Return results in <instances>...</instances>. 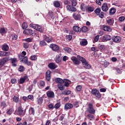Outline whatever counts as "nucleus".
Returning a JSON list of instances; mask_svg holds the SVG:
<instances>
[{
    "instance_id": "e433bc0d",
    "label": "nucleus",
    "mask_w": 125,
    "mask_h": 125,
    "mask_svg": "<svg viewBox=\"0 0 125 125\" xmlns=\"http://www.w3.org/2000/svg\"><path fill=\"white\" fill-rule=\"evenodd\" d=\"M35 30L38 31V32H40V33H42V27L38 24H37Z\"/></svg>"
},
{
    "instance_id": "c756f323",
    "label": "nucleus",
    "mask_w": 125,
    "mask_h": 125,
    "mask_svg": "<svg viewBox=\"0 0 125 125\" xmlns=\"http://www.w3.org/2000/svg\"><path fill=\"white\" fill-rule=\"evenodd\" d=\"M29 115H33V116L35 115V109L34 107H30L29 109Z\"/></svg>"
},
{
    "instance_id": "c03bdc74",
    "label": "nucleus",
    "mask_w": 125,
    "mask_h": 125,
    "mask_svg": "<svg viewBox=\"0 0 125 125\" xmlns=\"http://www.w3.org/2000/svg\"><path fill=\"white\" fill-rule=\"evenodd\" d=\"M19 72H21V73H23L24 71H25V68L23 65H20L18 69Z\"/></svg>"
},
{
    "instance_id": "423d86ee",
    "label": "nucleus",
    "mask_w": 125,
    "mask_h": 125,
    "mask_svg": "<svg viewBox=\"0 0 125 125\" xmlns=\"http://www.w3.org/2000/svg\"><path fill=\"white\" fill-rule=\"evenodd\" d=\"M91 93L93 95H95L97 98H101V94H100L98 90L93 89L91 91Z\"/></svg>"
},
{
    "instance_id": "6e6552de",
    "label": "nucleus",
    "mask_w": 125,
    "mask_h": 125,
    "mask_svg": "<svg viewBox=\"0 0 125 125\" xmlns=\"http://www.w3.org/2000/svg\"><path fill=\"white\" fill-rule=\"evenodd\" d=\"M50 48L52 49L53 51H55L56 52L59 51V46L57 45L56 44L52 43L50 45Z\"/></svg>"
},
{
    "instance_id": "5fc2aeb1",
    "label": "nucleus",
    "mask_w": 125,
    "mask_h": 125,
    "mask_svg": "<svg viewBox=\"0 0 125 125\" xmlns=\"http://www.w3.org/2000/svg\"><path fill=\"white\" fill-rule=\"evenodd\" d=\"M22 27L23 30H26V28H28V25L26 22H23L22 24Z\"/></svg>"
},
{
    "instance_id": "473e14b6",
    "label": "nucleus",
    "mask_w": 125,
    "mask_h": 125,
    "mask_svg": "<svg viewBox=\"0 0 125 125\" xmlns=\"http://www.w3.org/2000/svg\"><path fill=\"white\" fill-rule=\"evenodd\" d=\"M80 45L82 46H85V45H87V40H83L80 42Z\"/></svg>"
},
{
    "instance_id": "e2e57ef3",
    "label": "nucleus",
    "mask_w": 125,
    "mask_h": 125,
    "mask_svg": "<svg viewBox=\"0 0 125 125\" xmlns=\"http://www.w3.org/2000/svg\"><path fill=\"white\" fill-rule=\"evenodd\" d=\"M11 83H12V84H15V83H17V80L15 78L12 79L11 80Z\"/></svg>"
},
{
    "instance_id": "603ef678",
    "label": "nucleus",
    "mask_w": 125,
    "mask_h": 125,
    "mask_svg": "<svg viewBox=\"0 0 125 125\" xmlns=\"http://www.w3.org/2000/svg\"><path fill=\"white\" fill-rule=\"evenodd\" d=\"M81 32H82L83 33H85L87 32V28L86 26H83L81 28Z\"/></svg>"
},
{
    "instance_id": "864d4df0",
    "label": "nucleus",
    "mask_w": 125,
    "mask_h": 125,
    "mask_svg": "<svg viewBox=\"0 0 125 125\" xmlns=\"http://www.w3.org/2000/svg\"><path fill=\"white\" fill-rule=\"evenodd\" d=\"M94 11V8L93 7H88L87 9V11H88V12H92Z\"/></svg>"
},
{
    "instance_id": "f8f14e48",
    "label": "nucleus",
    "mask_w": 125,
    "mask_h": 125,
    "mask_svg": "<svg viewBox=\"0 0 125 125\" xmlns=\"http://www.w3.org/2000/svg\"><path fill=\"white\" fill-rule=\"evenodd\" d=\"M109 9V7H108V5L107 3H104L102 6V10L104 11V12H107Z\"/></svg>"
},
{
    "instance_id": "a878e982",
    "label": "nucleus",
    "mask_w": 125,
    "mask_h": 125,
    "mask_svg": "<svg viewBox=\"0 0 125 125\" xmlns=\"http://www.w3.org/2000/svg\"><path fill=\"white\" fill-rule=\"evenodd\" d=\"M116 8H115L114 7L111 8L110 9L109 12V15H111V16L114 15V14H115V13H116Z\"/></svg>"
},
{
    "instance_id": "1a4fd4ad",
    "label": "nucleus",
    "mask_w": 125,
    "mask_h": 125,
    "mask_svg": "<svg viewBox=\"0 0 125 125\" xmlns=\"http://www.w3.org/2000/svg\"><path fill=\"white\" fill-rule=\"evenodd\" d=\"M51 73L50 70H47L45 73V79L47 82H50V80H51Z\"/></svg>"
},
{
    "instance_id": "bf43d9fd",
    "label": "nucleus",
    "mask_w": 125,
    "mask_h": 125,
    "mask_svg": "<svg viewBox=\"0 0 125 125\" xmlns=\"http://www.w3.org/2000/svg\"><path fill=\"white\" fill-rule=\"evenodd\" d=\"M66 39L67 40V41H72V39H73V37H72V35H66Z\"/></svg>"
},
{
    "instance_id": "79ce46f5",
    "label": "nucleus",
    "mask_w": 125,
    "mask_h": 125,
    "mask_svg": "<svg viewBox=\"0 0 125 125\" xmlns=\"http://www.w3.org/2000/svg\"><path fill=\"white\" fill-rule=\"evenodd\" d=\"M30 46V43L29 42H23V47L27 49V48H29Z\"/></svg>"
},
{
    "instance_id": "f3484780",
    "label": "nucleus",
    "mask_w": 125,
    "mask_h": 125,
    "mask_svg": "<svg viewBox=\"0 0 125 125\" xmlns=\"http://www.w3.org/2000/svg\"><path fill=\"white\" fill-rule=\"evenodd\" d=\"M48 67L49 68V69H51V70H55V69H56L57 68V66L55 63L53 62H50L48 64Z\"/></svg>"
},
{
    "instance_id": "37998d69",
    "label": "nucleus",
    "mask_w": 125,
    "mask_h": 125,
    "mask_svg": "<svg viewBox=\"0 0 125 125\" xmlns=\"http://www.w3.org/2000/svg\"><path fill=\"white\" fill-rule=\"evenodd\" d=\"M53 4L55 7H60V3L58 1H55Z\"/></svg>"
},
{
    "instance_id": "052dcab7",
    "label": "nucleus",
    "mask_w": 125,
    "mask_h": 125,
    "mask_svg": "<svg viewBox=\"0 0 125 125\" xmlns=\"http://www.w3.org/2000/svg\"><path fill=\"white\" fill-rule=\"evenodd\" d=\"M11 36L12 37V40H16L18 39V36L16 34H12Z\"/></svg>"
},
{
    "instance_id": "3c124183",
    "label": "nucleus",
    "mask_w": 125,
    "mask_h": 125,
    "mask_svg": "<svg viewBox=\"0 0 125 125\" xmlns=\"http://www.w3.org/2000/svg\"><path fill=\"white\" fill-rule=\"evenodd\" d=\"M72 6H76L77 5V0H70Z\"/></svg>"
},
{
    "instance_id": "13d9d810",
    "label": "nucleus",
    "mask_w": 125,
    "mask_h": 125,
    "mask_svg": "<svg viewBox=\"0 0 125 125\" xmlns=\"http://www.w3.org/2000/svg\"><path fill=\"white\" fill-rule=\"evenodd\" d=\"M103 65L104 68H106V67H108L109 66V62L105 61L104 62H103Z\"/></svg>"
},
{
    "instance_id": "c9c22d12",
    "label": "nucleus",
    "mask_w": 125,
    "mask_h": 125,
    "mask_svg": "<svg viewBox=\"0 0 125 125\" xmlns=\"http://www.w3.org/2000/svg\"><path fill=\"white\" fill-rule=\"evenodd\" d=\"M29 59L32 61H36L38 59V56H36V55H32L29 58Z\"/></svg>"
},
{
    "instance_id": "412c9836",
    "label": "nucleus",
    "mask_w": 125,
    "mask_h": 125,
    "mask_svg": "<svg viewBox=\"0 0 125 125\" xmlns=\"http://www.w3.org/2000/svg\"><path fill=\"white\" fill-rule=\"evenodd\" d=\"M114 19H109L106 20V23L108 25H109V26H113V25H114Z\"/></svg>"
},
{
    "instance_id": "2f4dec72",
    "label": "nucleus",
    "mask_w": 125,
    "mask_h": 125,
    "mask_svg": "<svg viewBox=\"0 0 125 125\" xmlns=\"http://www.w3.org/2000/svg\"><path fill=\"white\" fill-rule=\"evenodd\" d=\"M55 81L58 83H64V81L61 78H56Z\"/></svg>"
},
{
    "instance_id": "58836bf2",
    "label": "nucleus",
    "mask_w": 125,
    "mask_h": 125,
    "mask_svg": "<svg viewBox=\"0 0 125 125\" xmlns=\"http://www.w3.org/2000/svg\"><path fill=\"white\" fill-rule=\"evenodd\" d=\"M87 118L88 120H89L90 121H92L93 119H94L95 117L94 116L90 113L87 115Z\"/></svg>"
},
{
    "instance_id": "20e7f679",
    "label": "nucleus",
    "mask_w": 125,
    "mask_h": 125,
    "mask_svg": "<svg viewBox=\"0 0 125 125\" xmlns=\"http://www.w3.org/2000/svg\"><path fill=\"white\" fill-rule=\"evenodd\" d=\"M23 34L25 35H29V36H36V32L31 29H27L23 31Z\"/></svg>"
},
{
    "instance_id": "4be33fe9",
    "label": "nucleus",
    "mask_w": 125,
    "mask_h": 125,
    "mask_svg": "<svg viewBox=\"0 0 125 125\" xmlns=\"http://www.w3.org/2000/svg\"><path fill=\"white\" fill-rule=\"evenodd\" d=\"M73 108V104L70 103H66L64 105V110H68V109H72Z\"/></svg>"
},
{
    "instance_id": "2eb2a0df",
    "label": "nucleus",
    "mask_w": 125,
    "mask_h": 125,
    "mask_svg": "<svg viewBox=\"0 0 125 125\" xmlns=\"http://www.w3.org/2000/svg\"><path fill=\"white\" fill-rule=\"evenodd\" d=\"M14 112V107L11 106L8 109H7L6 111L7 115H8L9 116H11L12 115V113Z\"/></svg>"
},
{
    "instance_id": "f704fd0d",
    "label": "nucleus",
    "mask_w": 125,
    "mask_h": 125,
    "mask_svg": "<svg viewBox=\"0 0 125 125\" xmlns=\"http://www.w3.org/2000/svg\"><path fill=\"white\" fill-rule=\"evenodd\" d=\"M0 107H1L2 109H4V108L7 107V104H6L5 101H2L0 103Z\"/></svg>"
},
{
    "instance_id": "cd10ccee",
    "label": "nucleus",
    "mask_w": 125,
    "mask_h": 125,
    "mask_svg": "<svg viewBox=\"0 0 125 125\" xmlns=\"http://www.w3.org/2000/svg\"><path fill=\"white\" fill-rule=\"evenodd\" d=\"M58 88L60 90H64L65 89V86L63 85V83H59L58 84Z\"/></svg>"
},
{
    "instance_id": "774afa93",
    "label": "nucleus",
    "mask_w": 125,
    "mask_h": 125,
    "mask_svg": "<svg viewBox=\"0 0 125 125\" xmlns=\"http://www.w3.org/2000/svg\"><path fill=\"white\" fill-rule=\"evenodd\" d=\"M29 26H30V27H31V28H32L33 29H35V30H36V28L37 27V24L31 23V24H30Z\"/></svg>"
},
{
    "instance_id": "a18cd8bd",
    "label": "nucleus",
    "mask_w": 125,
    "mask_h": 125,
    "mask_svg": "<svg viewBox=\"0 0 125 125\" xmlns=\"http://www.w3.org/2000/svg\"><path fill=\"white\" fill-rule=\"evenodd\" d=\"M40 46H44L45 45H47V43L44 42V40H42L40 42Z\"/></svg>"
},
{
    "instance_id": "5701e85b",
    "label": "nucleus",
    "mask_w": 125,
    "mask_h": 125,
    "mask_svg": "<svg viewBox=\"0 0 125 125\" xmlns=\"http://www.w3.org/2000/svg\"><path fill=\"white\" fill-rule=\"evenodd\" d=\"M2 49L4 51H8V50L9 49V47L8 46V45L6 43H4L2 46Z\"/></svg>"
},
{
    "instance_id": "6ab92c4d",
    "label": "nucleus",
    "mask_w": 125,
    "mask_h": 125,
    "mask_svg": "<svg viewBox=\"0 0 125 125\" xmlns=\"http://www.w3.org/2000/svg\"><path fill=\"white\" fill-rule=\"evenodd\" d=\"M10 53L9 52L0 51V57H3L4 56H9Z\"/></svg>"
},
{
    "instance_id": "9d476101",
    "label": "nucleus",
    "mask_w": 125,
    "mask_h": 125,
    "mask_svg": "<svg viewBox=\"0 0 125 125\" xmlns=\"http://www.w3.org/2000/svg\"><path fill=\"white\" fill-rule=\"evenodd\" d=\"M27 79H28V76L27 75H25L23 77L21 78L20 80H18V83H19V84H23Z\"/></svg>"
},
{
    "instance_id": "338daca9",
    "label": "nucleus",
    "mask_w": 125,
    "mask_h": 125,
    "mask_svg": "<svg viewBox=\"0 0 125 125\" xmlns=\"http://www.w3.org/2000/svg\"><path fill=\"white\" fill-rule=\"evenodd\" d=\"M99 38H100L99 35H97L95 37V38H94L95 42H98V41H99Z\"/></svg>"
},
{
    "instance_id": "f03ea898",
    "label": "nucleus",
    "mask_w": 125,
    "mask_h": 125,
    "mask_svg": "<svg viewBox=\"0 0 125 125\" xmlns=\"http://www.w3.org/2000/svg\"><path fill=\"white\" fill-rule=\"evenodd\" d=\"M77 58H78L79 60L81 61L83 64V66L85 69H90L91 66L90 64H88L87 62H86V60L84 59V58L83 57H81L80 55L77 56Z\"/></svg>"
},
{
    "instance_id": "4d7b16f0",
    "label": "nucleus",
    "mask_w": 125,
    "mask_h": 125,
    "mask_svg": "<svg viewBox=\"0 0 125 125\" xmlns=\"http://www.w3.org/2000/svg\"><path fill=\"white\" fill-rule=\"evenodd\" d=\"M91 50L92 51H94V52H97V51H99V50H98V48L95 47H92L91 48Z\"/></svg>"
},
{
    "instance_id": "4c0bfd02",
    "label": "nucleus",
    "mask_w": 125,
    "mask_h": 125,
    "mask_svg": "<svg viewBox=\"0 0 125 125\" xmlns=\"http://www.w3.org/2000/svg\"><path fill=\"white\" fill-rule=\"evenodd\" d=\"M70 83H71V81H70L69 80H65L64 81V86H66V87H68L69 85H70Z\"/></svg>"
},
{
    "instance_id": "b1692460",
    "label": "nucleus",
    "mask_w": 125,
    "mask_h": 125,
    "mask_svg": "<svg viewBox=\"0 0 125 125\" xmlns=\"http://www.w3.org/2000/svg\"><path fill=\"white\" fill-rule=\"evenodd\" d=\"M81 8L83 11H87V6L83 3L81 4Z\"/></svg>"
},
{
    "instance_id": "a19ab883",
    "label": "nucleus",
    "mask_w": 125,
    "mask_h": 125,
    "mask_svg": "<svg viewBox=\"0 0 125 125\" xmlns=\"http://www.w3.org/2000/svg\"><path fill=\"white\" fill-rule=\"evenodd\" d=\"M61 107V104L60 103H57L54 106V108L56 109V110H58L59 108Z\"/></svg>"
},
{
    "instance_id": "680f3d73",
    "label": "nucleus",
    "mask_w": 125,
    "mask_h": 125,
    "mask_svg": "<svg viewBox=\"0 0 125 125\" xmlns=\"http://www.w3.org/2000/svg\"><path fill=\"white\" fill-rule=\"evenodd\" d=\"M0 33L2 35H4V34H5V29L3 27L0 29Z\"/></svg>"
},
{
    "instance_id": "0e129e2a",
    "label": "nucleus",
    "mask_w": 125,
    "mask_h": 125,
    "mask_svg": "<svg viewBox=\"0 0 125 125\" xmlns=\"http://www.w3.org/2000/svg\"><path fill=\"white\" fill-rule=\"evenodd\" d=\"M27 66H30V67H32L33 66V63L31 62L30 61H27L25 63Z\"/></svg>"
},
{
    "instance_id": "aec40b11",
    "label": "nucleus",
    "mask_w": 125,
    "mask_h": 125,
    "mask_svg": "<svg viewBox=\"0 0 125 125\" xmlns=\"http://www.w3.org/2000/svg\"><path fill=\"white\" fill-rule=\"evenodd\" d=\"M111 39L112 38L110 35H104L103 38V42H107V41H110Z\"/></svg>"
},
{
    "instance_id": "de8ad7c7",
    "label": "nucleus",
    "mask_w": 125,
    "mask_h": 125,
    "mask_svg": "<svg viewBox=\"0 0 125 125\" xmlns=\"http://www.w3.org/2000/svg\"><path fill=\"white\" fill-rule=\"evenodd\" d=\"M13 99L14 102H15V103H18L19 102V98L16 96H14Z\"/></svg>"
},
{
    "instance_id": "f257e3e1",
    "label": "nucleus",
    "mask_w": 125,
    "mask_h": 125,
    "mask_svg": "<svg viewBox=\"0 0 125 125\" xmlns=\"http://www.w3.org/2000/svg\"><path fill=\"white\" fill-rule=\"evenodd\" d=\"M16 113H17L18 116L24 117V115H26V107L22 106L21 104V105L18 107V110L16 111Z\"/></svg>"
},
{
    "instance_id": "69168bd1",
    "label": "nucleus",
    "mask_w": 125,
    "mask_h": 125,
    "mask_svg": "<svg viewBox=\"0 0 125 125\" xmlns=\"http://www.w3.org/2000/svg\"><path fill=\"white\" fill-rule=\"evenodd\" d=\"M34 86V84H32L29 86L28 90L29 92H31V91L33 90V87Z\"/></svg>"
},
{
    "instance_id": "4468645a",
    "label": "nucleus",
    "mask_w": 125,
    "mask_h": 125,
    "mask_svg": "<svg viewBox=\"0 0 125 125\" xmlns=\"http://www.w3.org/2000/svg\"><path fill=\"white\" fill-rule=\"evenodd\" d=\"M46 95L48 98H54V92L51 90L48 91Z\"/></svg>"
},
{
    "instance_id": "7c9ffc66",
    "label": "nucleus",
    "mask_w": 125,
    "mask_h": 125,
    "mask_svg": "<svg viewBox=\"0 0 125 125\" xmlns=\"http://www.w3.org/2000/svg\"><path fill=\"white\" fill-rule=\"evenodd\" d=\"M48 16H49L51 19H53V20L55 18V17H54V14H53V12L51 11H49L48 12Z\"/></svg>"
},
{
    "instance_id": "39448f33",
    "label": "nucleus",
    "mask_w": 125,
    "mask_h": 125,
    "mask_svg": "<svg viewBox=\"0 0 125 125\" xmlns=\"http://www.w3.org/2000/svg\"><path fill=\"white\" fill-rule=\"evenodd\" d=\"M88 108L87 109V112L89 113V114H95V109L93 108V104H88Z\"/></svg>"
},
{
    "instance_id": "6e6d98bb",
    "label": "nucleus",
    "mask_w": 125,
    "mask_h": 125,
    "mask_svg": "<svg viewBox=\"0 0 125 125\" xmlns=\"http://www.w3.org/2000/svg\"><path fill=\"white\" fill-rule=\"evenodd\" d=\"M99 17L100 18H101L102 19L104 18V12H101L98 15Z\"/></svg>"
},
{
    "instance_id": "72a5a7b5",
    "label": "nucleus",
    "mask_w": 125,
    "mask_h": 125,
    "mask_svg": "<svg viewBox=\"0 0 125 125\" xmlns=\"http://www.w3.org/2000/svg\"><path fill=\"white\" fill-rule=\"evenodd\" d=\"M73 16V18H74L75 20H80V19H81V14H78L77 15L74 14Z\"/></svg>"
},
{
    "instance_id": "ddd939ff",
    "label": "nucleus",
    "mask_w": 125,
    "mask_h": 125,
    "mask_svg": "<svg viewBox=\"0 0 125 125\" xmlns=\"http://www.w3.org/2000/svg\"><path fill=\"white\" fill-rule=\"evenodd\" d=\"M19 57L20 60H21V61L23 62V63H24V64L28 61V58L27 57H25L22 55H19Z\"/></svg>"
},
{
    "instance_id": "09e8293b",
    "label": "nucleus",
    "mask_w": 125,
    "mask_h": 125,
    "mask_svg": "<svg viewBox=\"0 0 125 125\" xmlns=\"http://www.w3.org/2000/svg\"><path fill=\"white\" fill-rule=\"evenodd\" d=\"M23 41L24 42H33V38H28L27 39H24Z\"/></svg>"
},
{
    "instance_id": "49530a36",
    "label": "nucleus",
    "mask_w": 125,
    "mask_h": 125,
    "mask_svg": "<svg viewBox=\"0 0 125 125\" xmlns=\"http://www.w3.org/2000/svg\"><path fill=\"white\" fill-rule=\"evenodd\" d=\"M62 94L63 95H69V94H71V91L70 90H64L63 91Z\"/></svg>"
},
{
    "instance_id": "8fccbe9b",
    "label": "nucleus",
    "mask_w": 125,
    "mask_h": 125,
    "mask_svg": "<svg viewBox=\"0 0 125 125\" xmlns=\"http://www.w3.org/2000/svg\"><path fill=\"white\" fill-rule=\"evenodd\" d=\"M95 13H96V15H98L100 12H101V8H97L96 10L94 11Z\"/></svg>"
},
{
    "instance_id": "ea45409f",
    "label": "nucleus",
    "mask_w": 125,
    "mask_h": 125,
    "mask_svg": "<svg viewBox=\"0 0 125 125\" xmlns=\"http://www.w3.org/2000/svg\"><path fill=\"white\" fill-rule=\"evenodd\" d=\"M43 101V99H42V97H40L37 99V102L39 105H42V104Z\"/></svg>"
},
{
    "instance_id": "7ed1b4c3",
    "label": "nucleus",
    "mask_w": 125,
    "mask_h": 125,
    "mask_svg": "<svg viewBox=\"0 0 125 125\" xmlns=\"http://www.w3.org/2000/svg\"><path fill=\"white\" fill-rule=\"evenodd\" d=\"M10 59L9 57H6L0 60V68H2L6 62H8Z\"/></svg>"
},
{
    "instance_id": "0eeeda50",
    "label": "nucleus",
    "mask_w": 125,
    "mask_h": 125,
    "mask_svg": "<svg viewBox=\"0 0 125 125\" xmlns=\"http://www.w3.org/2000/svg\"><path fill=\"white\" fill-rule=\"evenodd\" d=\"M43 41H45V42H46L47 43L52 42V38L48 35H44L43 36Z\"/></svg>"
},
{
    "instance_id": "c85d7f7f",
    "label": "nucleus",
    "mask_w": 125,
    "mask_h": 125,
    "mask_svg": "<svg viewBox=\"0 0 125 125\" xmlns=\"http://www.w3.org/2000/svg\"><path fill=\"white\" fill-rule=\"evenodd\" d=\"M98 46L99 49H100L101 51H104L105 50V45L101 44H99Z\"/></svg>"
},
{
    "instance_id": "dca6fc26",
    "label": "nucleus",
    "mask_w": 125,
    "mask_h": 125,
    "mask_svg": "<svg viewBox=\"0 0 125 125\" xmlns=\"http://www.w3.org/2000/svg\"><path fill=\"white\" fill-rule=\"evenodd\" d=\"M72 61L75 65H79L80 64V61H79V58H77L76 57H72L71 58Z\"/></svg>"
},
{
    "instance_id": "bb28decb",
    "label": "nucleus",
    "mask_w": 125,
    "mask_h": 125,
    "mask_svg": "<svg viewBox=\"0 0 125 125\" xmlns=\"http://www.w3.org/2000/svg\"><path fill=\"white\" fill-rule=\"evenodd\" d=\"M103 29L104 31H105L106 32H111L112 31V28L110 27L109 26H104L103 27Z\"/></svg>"
},
{
    "instance_id": "393cba45",
    "label": "nucleus",
    "mask_w": 125,
    "mask_h": 125,
    "mask_svg": "<svg viewBox=\"0 0 125 125\" xmlns=\"http://www.w3.org/2000/svg\"><path fill=\"white\" fill-rule=\"evenodd\" d=\"M73 30L77 33H81L82 32V29L78 26H73Z\"/></svg>"
},
{
    "instance_id": "9b49d317",
    "label": "nucleus",
    "mask_w": 125,
    "mask_h": 125,
    "mask_svg": "<svg viewBox=\"0 0 125 125\" xmlns=\"http://www.w3.org/2000/svg\"><path fill=\"white\" fill-rule=\"evenodd\" d=\"M112 41L114 42H121V41H122V38H121V37L120 36H114L112 37Z\"/></svg>"
},
{
    "instance_id": "a211bd4d",
    "label": "nucleus",
    "mask_w": 125,
    "mask_h": 125,
    "mask_svg": "<svg viewBox=\"0 0 125 125\" xmlns=\"http://www.w3.org/2000/svg\"><path fill=\"white\" fill-rule=\"evenodd\" d=\"M73 6H74L70 5H67L66 6V8L67 10H69V11H73V12L77 11V8Z\"/></svg>"
}]
</instances>
